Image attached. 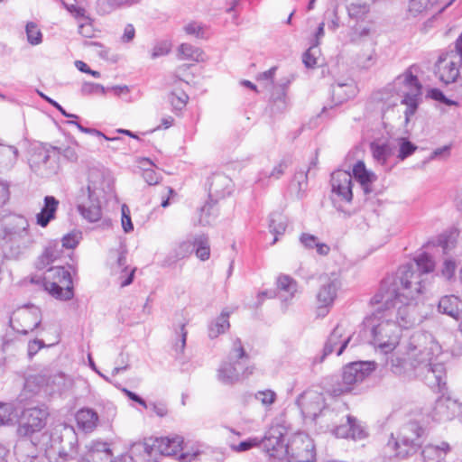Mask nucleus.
<instances>
[{"label":"nucleus","mask_w":462,"mask_h":462,"mask_svg":"<svg viewBox=\"0 0 462 462\" xmlns=\"http://www.w3.org/2000/svg\"><path fill=\"white\" fill-rule=\"evenodd\" d=\"M441 353V346L428 333L416 332L403 341L391 356V370L402 375L414 370L430 388L441 390L446 385V369L435 360Z\"/></svg>","instance_id":"f257e3e1"},{"label":"nucleus","mask_w":462,"mask_h":462,"mask_svg":"<svg viewBox=\"0 0 462 462\" xmlns=\"http://www.w3.org/2000/svg\"><path fill=\"white\" fill-rule=\"evenodd\" d=\"M435 269V262L427 253H421L412 263L399 268L395 277L385 278L371 304H390L393 300H416L421 293L425 275Z\"/></svg>","instance_id":"f03ea898"},{"label":"nucleus","mask_w":462,"mask_h":462,"mask_svg":"<svg viewBox=\"0 0 462 462\" xmlns=\"http://www.w3.org/2000/svg\"><path fill=\"white\" fill-rule=\"evenodd\" d=\"M0 236L8 258L18 259L36 243L28 219L22 215L0 216Z\"/></svg>","instance_id":"7ed1b4c3"},{"label":"nucleus","mask_w":462,"mask_h":462,"mask_svg":"<svg viewBox=\"0 0 462 462\" xmlns=\"http://www.w3.org/2000/svg\"><path fill=\"white\" fill-rule=\"evenodd\" d=\"M367 319L371 327L372 343L383 354L392 353L399 344L402 329L393 319V313L387 312L382 305Z\"/></svg>","instance_id":"20e7f679"},{"label":"nucleus","mask_w":462,"mask_h":462,"mask_svg":"<svg viewBox=\"0 0 462 462\" xmlns=\"http://www.w3.org/2000/svg\"><path fill=\"white\" fill-rule=\"evenodd\" d=\"M425 430L417 421L410 420L401 426L396 435L391 434L383 448L384 456L406 458L421 447Z\"/></svg>","instance_id":"39448f33"},{"label":"nucleus","mask_w":462,"mask_h":462,"mask_svg":"<svg viewBox=\"0 0 462 462\" xmlns=\"http://www.w3.org/2000/svg\"><path fill=\"white\" fill-rule=\"evenodd\" d=\"M227 359L228 361L224 362L217 370V379L222 383L234 384L241 377L248 376L253 373L254 367L248 365L249 356L239 338L233 341Z\"/></svg>","instance_id":"423d86ee"},{"label":"nucleus","mask_w":462,"mask_h":462,"mask_svg":"<svg viewBox=\"0 0 462 462\" xmlns=\"http://www.w3.org/2000/svg\"><path fill=\"white\" fill-rule=\"evenodd\" d=\"M412 70L413 67H410L394 80V86L402 97V104L406 106V122L415 114L421 97V84Z\"/></svg>","instance_id":"0eeeda50"},{"label":"nucleus","mask_w":462,"mask_h":462,"mask_svg":"<svg viewBox=\"0 0 462 462\" xmlns=\"http://www.w3.org/2000/svg\"><path fill=\"white\" fill-rule=\"evenodd\" d=\"M43 286L46 291L58 300H68L73 297L71 275L62 266L47 269L43 276Z\"/></svg>","instance_id":"6e6552de"},{"label":"nucleus","mask_w":462,"mask_h":462,"mask_svg":"<svg viewBox=\"0 0 462 462\" xmlns=\"http://www.w3.org/2000/svg\"><path fill=\"white\" fill-rule=\"evenodd\" d=\"M387 312L393 313V319L401 329L411 328L420 321V316L417 311L415 300H404L402 301L393 300L390 304H381Z\"/></svg>","instance_id":"1a4fd4ad"},{"label":"nucleus","mask_w":462,"mask_h":462,"mask_svg":"<svg viewBox=\"0 0 462 462\" xmlns=\"http://www.w3.org/2000/svg\"><path fill=\"white\" fill-rule=\"evenodd\" d=\"M113 190V179L100 167H90L87 172V192L90 201L100 200Z\"/></svg>","instance_id":"9d476101"},{"label":"nucleus","mask_w":462,"mask_h":462,"mask_svg":"<svg viewBox=\"0 0 462 462\" xmlns=\"http://www.w3.org/2000/svg\"><path fill=\"white\" fill-rule=\"evenodd\" d=\"M341 281L337 274L325 276L316 295V312L318 317L324 318L332 308L337 298Z\"/></svg>","instance_id":"9b49d317"},{"label":"nucleus","mask_w":462,"mask_h":462,"mask_svg":"<svg viewBox=\"0 0 462 462\" xmlns=\"http://www.w3.org/2000/svg\"><path fill=\"white\" fill-rule=\"evenodd\" d=\"M461 66L462 51L455 48V51L439 58L436 64V74L442 83L448 85L457 79Z\"/></svg>","instance_id":"f8f14e48"},{"label":"nucleus","mask_w":462,"mask_h":462,"mask_svg":"<svg viewBox=\"0 0 462 462\" xmlns=\"http://www.w3.org/2000/svg\"><path fill=\"white\" fill-rule=\"evenodd\" d=\"M287 429L281 423L273 424L263 439H260L263 448L272 457L289 454V443L285 444Z\"/></svg>","instance_id":"ddd939ff"},{"label":"nucleus","mask_w":462,"mask_h":462,"mask_svg":"<svg viewBox=\"0 0 462 462\" xmlns=\"http://www.w3.org/2000/svg\"><path fill=\"white\" fill-rule=\"evenodd\" d=\"M42 321L41 310L37 307H23L15 310L10 318V326L17 333L27 335Z\"/></svg>","instance_id":"4468645a"},{"label":"nucleus","mask_w":462,"mask_h":462,"mask_svg":"<svg viewBox=\"0 0 462 462\" xmlns=\"http://www.w3.org/2000/svg\"><path fill=\"white\" fill-rule=\"evenodd\" d=\"M374 362H354L346 365L343 369V385L338 393L348 392L352 386L363 382L374 369Z\"/></svg>","instance_id":"2eb2a0df"},{"label":"nucleus","mask_w":462,"mask_h":462,"mask_svg":"<svg viewBox=\"0 0 462 462\" xmlns=\"http://www.w3.org/2000/svg\"><path fill=\"white\" fill-rule=\"evenodd\" d=\"M48 411L41 408H30L23 412L22 423L17 431L20 436H29L42 430L46 425Z\"/></svg>","instance_id":"dca6fc26"},{"label":"nucleus","mask_w":462,"mask_h":462,"mask_svg":"<svg viewBox=\"0 0 462 462\" xmlns=\"http://www.w3.org/2000/svg\"><path fill=\"white\" fill-rule=\"evenodd\" d=\"M462 413V404L449 396L439 397L432 409L431 417L439 422L448 421Z\"/></svg>","instance_id":"f3484780"},{"label":"nucleus","mask_w":462,"mask_h":462,"mask_svg":"<svg viewBox=\"0 0 462 462\" xmlns=\"http://www.w3.org/2000/svg\"><path fill=\"white\" fill-rule=\"evenodd\" d=\"M298 462H312L315 457L314 444L306 434H296L289 443V454Z\"/></svg>","instance_id":"a211bd4d"},{"label":"nucleus","mask_w":462,"mask_h":462,"mask_svg":"<svg viewBox=\"0 0 462 462\" xmlns=\"http://www.w3.org/2000/svg\"><path fill=\"white\" fill-rule=\"evenodd\" d=\"M297 403L304 416L312 419H315L325 408V400L322 393L314 390L304 392L298 398Z\"/></svg>","instance_id":"6ab92c4d"},{"label":"nucleus","mask_w":462,"mask_h":462,"mask_svg":"<svg viewBox=\"0 0 462 462\" xmlns=\"http://www.w3.org/2000/svg\"><path fill=\"white\" fill-rule=\"evenodd\" d=\"M332 193L346 202L353 199V176L346 171H337L331 175Z\"/></svg>","instance_id":"aec40b11"},{"label":"nucleus","mask_w":462,"mask_h":462,"mask_svg":"<svg viewBox=\"0 0 462 462\" xmlns=\"http://www.w3.org/2000/svg\"><path fill=\"white\" fill-rule=\"evenodd\" d=\"M112 450L107 442L92 440L85 446L80 462H112Z\"/></svg>","instance_id":"412c9836"},{"label":"nucleus","mask_w":462,"mask_h":462,"mask_svg":"<svg viewBox=\"0 0 462 462\" xmlns=\"http://www.w3.org/2000/svg\"><path fill=\"white\" fill-rule=\"evenodd\" d=\"M353 334L341 324H338L329 335L325 346L324 356L336 352L340 356L352 338Z\"/></svg>","instance_id":"4be33fe9"},{"label":"nucleus","mask_w":462,"mask_h":462,"mask_svg":"<svg viewBox=\"0 0 462 462\" xmlns=\"http://www.w3.org/2000/svg\"><path fill=\"white\" fill-rule=\"evenodd\" d=\"M455 0H410L409 14L414 17L440 13Z\"/></svg>","instance_id":"5701e85b"},{"label":"nucleus","mask_w":462,"mask_h":462,"mask_svg":"<svg viewBox=\"0 0 462 462\" xmlns=\"http://www.w3.org/2000/svg\"><path fill=\"white\" fill-rule=\"evenodd\" d=\"M452 451L451 445L445 440H437L426 444L420 452L422 462H446L447 456Z\"/></svg>","instance_id":"b1692460"},{"label":"nucleus","mask_w":462,"mask_h":462,"mask_svg":"<svg viewBox=\"0 0 462 462\" xmlns=\"http://www.w3.org/2000/svg\"><path fill=\"white\" fill-rule=\"evenodd\" d=\"M370 150L374 161L383 167L385 171H390L393 168L391 159L394 154V146L389 143H376L374 142L370 145Z\"/></svg>","instance_id":"393cba45"},{"label":"nucleus","mask_w":462,"mask_h":462,"mask_svg":"<svg viewBox=\"0 0 462 462\" xmlns=\"http://www.w3.org/2000/svg\"><path fill=\"white\" fill-rule=\"evenodd\" d=\"M333 433L338 438L363 439L365 431L354 417L346 416V423L337 426Z\"/></svg>","instance_id":"a878e982"},{"label":"nucleus","mask_w":462,"mask_h":462,"mask_svg":"<svg viewBox=\"0 0 462 462\" xmlns=\"http://www.w3.org/2000/svg\"><path fill=\"white\" fill-rule=\"evenodd\" d=\"M19 158V150L16 146L5 143L0 138V173L11 171Z\"/></svg>","instance_id":"bb28decb"},{"label":"nucleus","mask_w":462,"mask_h":462,"mask_svg":"<svg viewBox=\"0 0 462 462\" xmlns=\"http://www.w3.org/2000/svg\"><path fill=\"white\" fill-rule=\"evenodd\" d=\"M44 204L39 213L36 214V224L41 227H46L51 221L56 218L60 202L53 196H46L43 199Z\"/></svg>","instance_id":"cd10ccee"},{"label":"nucleus","mask_w":462,"mask_h":462,"mask_svg":"<svg viewBox=\"0 0 462 462\" xmlns=\"http://www.w3.org/2000/svg\"><path fill=\"white\" fill-rule=\"evenodd\" d=\"M353 174L355 179L359 182L365 194L373 191L372 186L377 180L376 175L366 169L365 164L362 161H358L353 167Z\"/></svg>","instance_id":"c85d7f7f"},{"label":"nucleus","mask_w":462,"mask_h":462,"mask_svg":"<svg viewBox=\"0 0 462 462\" xmlns=\"http://www.w3.org/2000/svg\"><path fill=\"white\" fill-rule=\"evenodd\" d=\"M182 437L173 436L156 439L152 446L162 455L173 456L182 449Z\"/></svg>","instance_id":"c756f323"},{"label":"nucleus","mask_w":462,"mask_h":462,"mask_svg":"<svg viewBox=\"0 0 462 462\" xmlns=\"http://www.w3.org/2000/svg\"><path fill=\"white\" fill-rule=\"evenodd\" d=\"M63 250L58 242H50L42 251V254L38 257L35 263L36 268L39 270L47 268L50 264L60 259Z\"/></svg>","instance_id":"7c9ffc66"},{"label":"nucleus","mask_w":462,"mask_h":462,"mask_svg":"<svg viewBox=\"0 0 462 462\" xmlns=\"http://www.w3.org/2000/svg\"><path fill=\"white\" fill-rule=\"evenodd\" d=\"M231 180L224 174H214L209 182V197L216 199L224 198L229 193Z\"/></svg>","instance_id":"2f4dec72"},{"label":"nucleus","mask_w":462,"mask_h":462,"mask_svg":"<svg viewBox=\"0 0 462 462\" xmlns=\"http://www.w3.org/2000/svg\"><path fill=\"white\" fill-rule=\"evenodd\" d=\"M77 208L83 218L90 223H94L101 219L102 210L100 200L90 201L88 198L86 201L79 202Z\"/></svg>","instance_id":"473e14b6"},{"label":"nucleus","mask_w":462,"mask_h":462,"mask_svg":"<svg viewBox=\"0 0 462 462\" xmlns=\"http://www.w3.org/2000/svg\"><path fill=\"white\" fill-rule=\"evenodd\" d=\"M76 421L79 428L86 432H91L97 426L98 415L90 408H82L76 413Z\"/></svg>","instance_id":"72a5a7b5"},{"label":"nucleus","mask_w":462,"mask_h":462,"mask_svg":"<svg viewBox=\"0 0 462 462\" xmlns=\"http://www.w3.org/2000/svg\"><path fill=\"white\" fill-rule=\"evenodd\" d=\"M461 305V301L459 299L454 295L444 296L439 300V310L441 313L447 314L457 320H459L460 316L462 315L459 307Z\"/></svg>","instance_id":"f704fd0d"},{"label":"nucleus","mask_w":462,"mask_h":462,"mask_svg":"<svg viewBox=\"0 0 462 462\" xmlns=\"http://www.w3.org/2000/svg\"><path fill=\"white\" fill-rule=\"evenodd\" d=\"M300 242L308 250L315 248L317 254L322 256L328 255L330 252L328 245L321 243L317 236L309 233H302L300 236Z\"/></svg>","instance_id":"c9c22d12"},{"label":"nucleus","mask_w":462,"mask_h":462,"mask_svg":"<svg viewBox=\"0 0 462 462\" xmlns=\"http://www.w3.org/2000/svg\"><path fill=\"white\" fill-rule=\"evenodd\" d=\"M376 0H355L347 6L348 15L356 20H364L370 12L371 4Z\"/></svg>","instance_id":"e433bc0d"},{"label":"nucleus","mask_w":462,"mask_h":462,"mask_svg":"<svg viewBox=\"0 0 462 462\" xmlns=\"http://www.w3.org/2000/svg\"><path fill=\"white\" fill-rule=\"evenodd\" d=\"M192 252V243L182 241L175 245L171 254L164 261V266H171L180 259L188 257Z\"/></svg>","instance_id":"4c0bfd02"},{"label":"nucleus","mask_w":462,"mask_h":462,"mask_svg":"<svg viewBox=\"0 0 462 462\" xmlns=\"http://www.w3.org/2000/svg\"><path fill=\"white\" fill-rule=\"evenodd\" d=\"M32 379L33 382L41 387H49L51 391L60 390V386L64 383V377L61 374H56L54 375L41 374L34 376Z\"/></svg>","instance_id":"58836bf2"},{"label":"nucleus","mask_w":462,"mask_h":462,"mask_svg":"<svg viewBox=\"0 0 462 462\" xmlns=\"http://www.w3.org/2000/svg\"><path fill=\"white\" fill-rule=\"evenodd\" d=\"M356 94L357 86L352 80L346 83H337L333 87V95L339 100V102L352 98L356 97Z\"/></svg>","instance_id":"ea45409f"},{"label":"nucleus","mask_w":462,"mask_h":462,"mask_svg":"<svg viewBox=\"0 0 462 462\" xmlns=\"http://www.w3.org/2000/svg\"><path fill=\"white\" fill-rule=\"evenodd\" d=\"M178 57L180 60H189L197 62L204 61L203 51L189 43H182L178 49Z\"/></svg>","instance_id":"a19ab883"},{"label":"nucleus","mask_w":462,"mask_h":462,"mask_svg":"<svg viewBox=\"0 0 462 462\" xmlns=\"http://www.w3.org/2000/svg\"><path fill=\"white\" fill-rule=\"evenodd\" d=\"M229 312L223 310L216 321L210 325L208 335L211 338L218 337L229 328Z\"/></svg>","instance_id":"79ce46f5"},{"label":"nucleus","mask_w":462,"mask_h":462,"mask_svg":"<svg viewBox=\"0 0 462 462\" xmlns=\"http://www.w3.org/2000/svg\"><path fill=\"white\" fill-rule=\"evenodd\" d=\"M287 163L285 161L280 162L278 164H276L272 171L269 170H263L258 176L257 181L262 182L266 179H273L278 180L280 179L285 170L287 169Z\"/></svg>","instance_id":"37998d69"},{"label":"nucleus","mask_w":462,"mask_h":462,"mask_svg":"<svg viewBox=\"0 0 462 462\" xmlns=\"http://www.w3.org/2000/svg\"><path fill=\"white\" fill-rule=\"evenodd\" d=\"M196 247V255L201 261H206L210 256V247L208 237L200 236L195 238L192 247Z\"/></svg>","instance_id":"c03bdc74"},{"label":"nucleus","mask_w":462,"mask_h":462,"mask_svg":"<svg viewBox=\"0 0 462 462\" xmlns=\"http://www.w3.org/2000/svg\"><path fill=\"white\" fill-rule=\"evenodd\" d=\"M217 217V209L211 202H207L199 211V224L201 226L211 225Z\"/></svg>","instance_id":"a18cd8bd"},{"label":"nucleus","mask_w":462,"mask_h":462,"mask_svg":"<svg viewBox=\"0 0 462 462\" xmlns=\"http://www.w3.org/2000/svg\"><path fill=\"white\" fill-rule=\"evenodd\" d=\"M270 231L275 235H282L287 227L286 217L280 213H273L270 217Z\"/></svg>","instance_id":"49530a36"},{"label":"nucleus","mask_w":462,"mask_h":462,"mask_svg":"<svg viewBox=\"0 0 462 462\" xmlns=\"http://www.w3.org/2000/svg\"><path fill=\"white\" fill-rule=\"evenodd\" d=\"M117 263H118V266L123 267L122 274L120 276L121 286L125 287V286H127V285L131 284L132 282H133V279H134L135 268H134V269H132V270H130L128 272V268L125 266V264H126V256H125V254H121L118 256Z\"/></svg>","instance_id":"de8ad7c7"},{"label":"nucleus","mask_w":462,"mask_h":462,"mask_svg":"<svg viewBox=\"0 0 462 462\" xmlns=\"http://www.w3.org/2000/svg\"><path fill=\"white\" fill-rule=\"evenodd\" d=\"M15 418L14 406L11 403L0 402V426L13 424Z\"/></svg>","instance_id":"09e8293b"},{"label":"nucleus","mask_w":462,"mask_h":462,"mask_svg":"<svg viewBox=\"0 0 462 462\" xmlns=\"http://www.w3.org/2000/svg\"><path fill=\"white\" fill-rule=\"evenodd\" d=\"M319 56V48L310 44V48L303 53L302 61L307 68L312 69L317 66Z\"/></svg>","instance_id":"8fccbe9b"},{"label":"nucleus","mask_w":462,"mask_h":462,"mask_svg":"<svg viewBox=\"0 0 462 462\" xmlns=\"http://www.w3.org/2000/svg\"><path fill=\"white\" fill-rule=\"evenodd\" d=\"M398 145V158L400 160H404L410 155H411L417 149V146L413 144L411 142L408 141L405 138L397 139Z\"/></svg>","instance_id":"3c124183"},{"label":"nucleus","mask_w":462,"mask_h":462,"mask_svg":"<svg viewBox=\"0 0 462 462\" xmlns=\"http://www.w3.org/2000/svg\"><path fill=\"white\" fill-rule=\"evenodd\" d=\"M277 284L282 291L288 292L291 297L297 291V282L288 275H280L277 279Z\"/></svg>","instance_id":"603ef678"},{"label":"nucleus","mask_w":462,"mask_h":462,"mask_svg":"<svg viewBox=\"0 0 462 462\" xmlns=\"http://www.w3.org/2000/svg\"><path fill=\"white\" fill-rule=\"evenodd\" d=\"M254 398L259 401L265 408H270L276 401L277 394L274 391L267 389L258 391L254 394Z\"/></svg>","instance_id":"864d4df0"},{"label":"nucleus","mask_w":462,"mask_h":462,"mask_svg":"<svg viewBox=\"0 0 462 462\" xmlns=\"http://www.w3.org/2000/svg\"><path fill=\"white\" fill-rule=\"evenodd\" d=\"M25 31H26L27 40L32 45H38L42 42V34L40 29L38 28V26L34 23H32V22L28 23L26 24Z\"/></svg>","instance_id":"5fc2aeb1"},{"label":"nucleus","mask_w":462,"mask_h":462,"mask_svg":"<svg viewBox=\"0 0 462 462\" xmlns=\"http://www.w3.org/2000/svg\"><path fill=\"white\" fill-rule=\"evenodd\" d=\"M170 102L175 110H181L184 108L187 105V102L189 100L188 95L183 91H177L174 90L170 95Z\"/></svg>","instance_id":"6e6d98bb"},{"label":"nucleus","mask_w":462,"mask_h":462,"mask_svg":"<svg viewBox=\"0 0 462 462\" xmlns=\"http://www.w3.org/2000/svg\"><path fill=\"white\" fill-rule=\"evenodd\" d=\"M50 159L48 152L41 149L33 155H32L30 159L31 167L33 168L36 171H40L42 166L45 165Z\"/></svg>","instance_id":"4d7b16f0"},{"label":"nucleus","mask_w":462,"mask_h":462,"mask_svg":"<svg viewBox=\"0 0 462 462\" xmlns=\"http://www.w3.org/2000/svg\"><path fill=\"white\" fill-rule=\"evenodd\" d=\"M376 57L374 50L359 54L356 58V65L361 69H370L375 64Z\"/></svg>","instance_id":"13d9d810"},{"label":"nucleus","mask_w":462,"mask_h":462,"mask_svg":"<svg viewBox=\"0 0 462 462\" xmlns=\"http://www.w3.org/2000/svg\"><path fill=\"white\" fill-rule=\"evenodd\" d=\"M187 34L196 38H206L208 36V30L205 26L197 22H191L184 27Z\"/></svg>","instance_id":"bf43d9fd"},{"label":"nucleus","mask_w":462,"mask_h":462,"mask_svg":"<svg viewBox=\"0 0 462 462\" xmlns=\"http://www.w3.org/2000/svg\"><path fill=\"white\" fill-rule=\"evenodd\" d=\"M171 50V43L169 41H162L154 45L152 51V58L156 59L167 55Z\"/></svg>","instance_id":"052dcab7"},{"label":"nucleus","mask_w":462,"mask_h":462,"mask_svg":"<svg viewBox=\"0 0 462 462\" xmlns=\"http://www.w3.org/2000/svg\"><path fill=\"white\" fill-rule=\"evenodd\" d=\"M80 238H81V234L79 232H73V233H69V234L64 236L61 240V245H60L61 249L63 250V247L68 248V249L75 248L78 245Z\"/></svg>","instance_id":"680f3d73"},{"label":"nucleus","mask_w":462,"mask_h":462,"mask_svg":"<svg viewBox=\"0 0 462 462\" xmlns=\"http://www.w3.org/2000/svg\"><path fill=\"white\" fill-rule=\"evenodd\" d=\"M81 92L83 95H92V94H102L105 95L106 93V88L102 85L92 82H85L81 87Z\"/></svg>","instance_id":"e2e57ef3"},{"label":"nucleus","mask_w":462,"mask_h":462,"mask_svg":"<svg viewBox=\"0 0 462 462\" xmlns=\"http://www.w3.org/2000/svg\"><path fill=\"white\" fill-rule=\"evenodd\" d=\"M121 214H122L121 223H122V227H123L124 231L125 233H129V232L133 231L134 226H133L131 217H130V209H129L128 206H126L125 204H123L121 207Z\"/></svg>","instance_id":"0e129e2a"},{"label":"nucleus","mask_w":462,"mask_h":462,"mask_svg":"<svg viewBox=\"0 0 462 462\" xmlns=\"http://www.w3.org/2000/svg\"><path fill=\"white\" fill-rule=\"evenodd\" d=\"M260 444L261 441L258 438H250L245 441L240 442L238 445H233L232 449L236 452H244L257 447Z\"/></svg>","instance_id":"69168bd1"},{"label":"nucleus","mask_w":462,"mask_h":462,"mask_svg":"<svg viewBox=\"0 0 462 462\" xmlns=\"http://www.w3.org/2000/svg\"><path fill=\"white\" fill-rule=\"evenodd\" d=\"M456 270V263L451 259H447L444 261L443 267L441 270L442 275L449 280L454 276Z\"/></svg>","instance_id":"338daca9"},{"label":"nucleus","mask_w":462,"mask_h":462,"mask_svg":"<svg viewBox=\"0 0 462 462\" xmlns=\"http://www.w3.org/2000/svg\"><path fill=\"white\" fill-rule=\"evenodd\" d=\"M10 198V185L7 181L0 179V207L5 205Z\"/></svg>","instance_id":"774afa93"}]
</instances>
